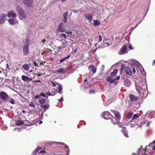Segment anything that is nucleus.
Segmentation results:
<instances>
[{
	"label": "nucleus",
	"mask_w": 155,
	"mask_h": 155,
	"mask_svg": "<svg viewBox=\"0 0 155 155\" xmlns=\"http://www.w3.org/2000/svg\"><path fill=\"white\" fill-rule=\"evenodd\" d=\"M139 117L138 115L137 114H134L132 117V120L130 121L131 124L130 125V126L131 127H134L136 126L137 128L138 127L141 128L143 125L145 124L146 123V120H142V121H140L139 119H137Z\"/></svg>",
	"instance_id": "f257e3e1"
},
{
	"label": "nucleus",
	"mask_w": 155,
	"mask_h": 155,
	"mask_svg": "<svg viewBox=\"0 0 155 155\" xmlns=\"http://www.w3.org/2000/svg\"><path fill=\"white\" fill-rule=\"evenodd\" d=\"M135 81L136 89L139 94L141 92V90L146 89L147 88L146 83L141 78L136 79Z\"/></svg>",
	"instance_id": "f03ea898"
},
{
	"label": "nucleus",
	"mask_w": 155,
	"mask_h": 155,
	"mask_svg": "<svg viewBox=\"0 0 155 155\" xmlns=\"http://www.w3.org/2000/svg\"><path fill=\"white\" fill-rule=\"evenodd\" d=\"M147 146H146V148L144 149L143 148V147L141 146L139 149L138 152L137 153H132V155H148L150 153V152L149 151L147 152Z\"/></svg>",
	"instance_id": "7ed1b4c3"
},
{
	"label": "nucleus",
	"mask_w": 155,
	"mask_h": 155,
	"mask_svg": "<svg viewBox=\"0 0 155 155\" xmlns=\"http://www.w3.org/2000/svg\"><path fill=\"white\" fill-rule=\"evenodd\" d=\"M16 11L18 14L23 19H25L26 17V15L24 10L19 6H18L16 7Z\"/></svg>",
	"instance_id": "20e7f679"
},
{
	"label": "nucleus",
	"mask_w": 155,
	"mask_h": 155,
	"mask_svg": "<svg viewBox=\"0 0 155 155\" xmlns=\"http://www.w3.org/2000/svg\"><path fill=\"white\" fill-rule=\"evenodd\" d=\"M58 30L60 32H66L68 33V37H70L71 35V31H67L66 29L64 28L63 22L61 23L58 26Z\"/></svg>",
	"instance_id": "39448f33"
},
{
	"label": "nucleus",
	"mask_w": 155,
	"mask_h": 155,
	"mask_svg": "<svg viewBox=\"0 0 155 155\" xmlns=\"http://www.w3.org/2000/svg\"><path fill=\"white\" fill-rule=\"evenodd\" d=\"M0 98L3 101H8L10 98L5 92L1 91L0 92Z\"/></svg>",
	"instance_id": "423d86ee"
},
{
	"label": "nucleus",
	"mask_w": 155,
	"mask_h": 155,
	"mask_svg": "<svg viewBox=\"0 0 155 155\" xmlns=\"http://www.w3.org/2000/svg\"><path fill=\"white\" fill-rule=\"evenodd\" d=\"M115 99L113 96L111 94L107 97L106 103H104V104L105 106H107L110 104Z\"/></svg>",
	"instance_id": "0eeeda50"
},
{
	"label": "nucleus",
	"mask_w": 155,
	"mask_h": 155,
	"mask_svg": "<svg viewBox=\"0 0 155 155\" xmlns=\"http://www.w3.org/2000/svg\"><path fill=\"white\" fill-rule=\"evenodd\" d=\"M127 45L126 44L124 45L122 48L118 51V53L120 55H122L127 53L128 52V51L127 49Z\"/></svg>",
	"instance_id": "6e6552de"
},
{
	"label": "nucleus",
	"mask_w": 155,
	"mask_h": 155,
	"mask_svg": "<svg viewBox=\"0 0 155 155\" xmlns=\"http://www.w3.org/2000/svg\"><path fill=\"white\" fill-rule=\"evenodd\" d=\"M111 117V115L109 111H105L103 113L102 117L105 119H108Z\"/></svg>",
	"instance_id": "1a4fd4ad"
},
{
	"label": "nucleus",
	"mask_w": 155,
	"mask_h": 155,
	"mask_svg": "<svg viewBox=\"0 0 155 155\" xmlns=\"http://www.w3.org/2000/svg\"><path fill=\"white\" fill-rule=\"evenodd\" d=\"M110 111L112 112L114 115L115 119L119 121L120 118V113L117 111L114 110H111Z\"/></svg>",
	"instance_id": "9d476101"
},
{
	"label": "nucleus",
	"mask_w": 155,
	"mask_h": 155,
	"mask_svg": "<svg viewBox=\"0 0 155 155\" xmlns=\"http://www.w3.org/2000/svg\"><path fill=\"white\" fill-rule=\"evenodd\" d=\"M6 15L4 13L2 14L0 16V24H3L7 20Z\"/></svg>",
	"instance_id": "9b49d317"
},
{
	"label": "nucleus",
	"mask_w": 155,
	"mask_h": 155,
	"mask_svg": "<svg viewBox=\"0 0 155 155\" xmlns=\"http://www.w3.org/2000/svg\"><path fill=\"white\" fill-rule=\"evenodd\" d=\"M93 16V15L91 13H86L84 15L85 18L90 22L92 21V20Z\"/></svg>",
	"instance_id": "f8f14e48"
},
{
	"label": "nucleus",
	"mask_w": 155,
	"mask_h": 155,
	"mask_svg": "<svg viewBox=\"0 0 155 155\" xmlns=\"http://www.w3.org/2000/svg\"><path fill=\"white\" fill-rule=\"evenodd\" d=\"M141 91H141V92L140 93V94L142 93V94L141 95V94L140 95L141 97L144 98H146L148 94V91L147 88L146 89H143V90H142Z\"/></svg>",
	"instance_id": "ddd939ff"
},
{
	"label": "nucleus",
	"mask_w": 155,
	"mask_h": 155,
	"mask_svg": "<svg viewBox=\"0 0 155 155\" xmlns=\"http://www.w3.org/2000/svg\"><path fill=\"white\" fill-rule=\"evenodd\" d=\"M33 1L34 0H23V2L27 6L30 7L31 6Z\"/></svg>",
	"instance_id": "4468645a"
},
{
	"label": "nucleus",
	"mask_w": 155,
	"mask_h": 155,
	"mask_svg": "<svg viewBox=\"0 0 155 155\" xmlns=\"http://www.w3.org/2000/svg\"><path fill=\"white\" fill-rule=\"evenodd\" d=\"M124 84L125 86L127 87H129L131 85L132 83L129 79L125 78L124 80Z\"/></svg>",
	"instance_id": "2eb2a0df"
},
{
	"label": "nucleus",
	"mask_w": 155,
	"mask_h": 155,
	"mask_svg": "<svg viewBox=\"0 0 155 155\" xmlns=\"http://www.w3.org/2000/svg\"><path fill=\"white\" fill-rule=\"evenodd\" d=\"M23 52L24 55H28L29 54L28 47L24 46Z\"/></svg>",
	"instance_id": "dca6fc26"
},
{
	"label": "nucleus",
	"mask_w": 155,
	"mask_h": 155,
	"mask_svg": "<svg viewBox=\"0 0 155 155\" xmlns=\"http://www.w3.org/2000/svg\"><path fill=\"white\" fill-rule=\"evenodd\" d=\"M7 16L8 17H10L11 16L13 18H16L17 15L15 12L12 11L9 12L7 14Z\"/></svg>",
	"instance_id": "f3484780"
},
{
	"label": "nucleus",
	"mask_w": 155,
	"mask_h": 155,
	"mask_svg": "<svg viewBox=\"0 0 155 155\" xmlns=\"http://www.w3.org/2000/svg\"><path fill=\"white\" fill-rule=\"evenodd\" d=\"M21 79L25 81H30L32 80V78H29L25 75H22L21 77Z\"/></svg>",
	"instance_id": "a211bd4d"
},
{
	"label": "nucleus",
	"mask_w": 155,
	"mask_h": 155,
	"mask_svg": "<svg viewBox=\"0 0 155 155\" xmlns=\"http://www.w3.org/2000/svg\"><path fill=\"white\" fill-rule=\"evenodd\" d=\"M9 23L12 25H14L16 24H18V21L12 19H10L8 20Z\"/></svg>",
	"instance_id": "6ab92c4d"
},
{
	"label": "nucleus",
	"mask_w": 155,
	"mask_h": 155,
	"mask_svg": "<svg viewBox=\"0 0 155 155\" xmlns=\"http://www.w3.org/2000/svg\"><path fill=\"white\" fill-rule=\"evenodd\" d=\"M125 71L126 73L129 75L130 76L132 75V73L129 67H126L125 68Z\"/></svg>",
	"instance_id": "aec40b11"
},
{
	"label": "nucleus",
	"mask_w": 155,
	"mask_h": 155,
	"mask_svg": "<svg viewBox=\"0 0 155 155\" xmlns=\"http://www.w3.org/2000/svg\"><path fill=\"white\" fill-rule=\"evenodd\" d=\"M89 69L90 71H92V72L94 73H95L96 71V69L93 65H91L89 66Z\"/></svg>",
	"instance_id": "412c9836"
},
{
	"label": "nucleus",
	"mask_w": 155,
	"mask_h": 155,
	"mask_svg": "<svg viewBox=\"0 0 155 155\" xmlns=\"http://www.w3.org/2000/svg\"><path fill=\"white\" fill-rule=\"evenodd\" d=\"M133 62H134V65L136 66L137 68H140V67H142L141 64L137 60H133Z\"/></svg>",
	"instance_id": "4be33fe9"
},
{
	"label": "nucleus",
	"mask_w": 155,
	"mask_h": 155,
	"mask_svg": "<svg viewBox=\"0 0 155 155\" xmlns=\"http://www.w3.org/2000/svg\"><path fill=\"white\" fill-rule=\"evenodd\" d=\"M60 144L64 146L63 147L65 149V150L67 152L66 155H68L69 153V151L68 146L63 143H61Z\"/></svg>",
	"instance_id": "5701e85b"
},
{
	"label": "nucleus",
	"mask_w": 155,
	"mask_h": 155,
	"mask_svg": "<svg viewBox=\"0 0 155 155\" xmlns=\"http://www.w3.org/2000/svg\"><path fill=\"white\" fill-rule=\"evenodd\" d=\"M130 98L131 102L136 101L137 100V97L133 94H131L130 95Z\"/></svg>",
	"instance_id": "b1692460"
},
{
	"label": "nucleus",
	"mask_w": 155,
	"mask_h": 155,
	"mask_svg": "<svg viewBox=\"0 0 155 155\" xmlns=\"http://www.w3.org/2000/svg\"><path fill=\"white\" fill-rule=\"evenodd\" d=\"M70 57V55H69L66 57H65L64 58H62L59 60V62L58 63L59 64H60L61 63L63 62L64 61L66 60L67 59L69 58Z\"/></svg>",
	"instance_id": "393cba45"
},
{
	"label": "nucleus",
	"mask_w": 155,
	"mask_h": 155,
	"mask_svg": "<svg viewBox=\"0 0 155 155\" xmlns=\"http://www.w3.org/2000/svg\"><path fill=\"white\" fill-rule=\"evenodd\" d=\"M139 69L140 72L142 75L144 76L146 75V72L142 66L140 67V68H139Z\"/></svg>",
	"instance_id": "a878e982"
},
{
	"label": "nucleus",
	"mask_w": 155,
	"mask_h": 155,
	"mask_svg": "<svg viewBox=\"0 0 155 155\" xmlns=\"http://www.w3.org/2000/svg\"><path fill=\"white\" fill-rule=\"evenodd\" d=\"M59 86L58 87V93L60 94H61L63 93V91H62V89H63V87L61 85L59 84Z\"/></svg>",
	"instance_id": "bb28decb"
},
{
	"label": "nucleus",
	"mask_w": 155,
	"mask_h": 155,
	"mask_svg": "<svg viewBox=\"0 0 155 155\" xmlns=\"http://www.w3.org/2000/svg\"><path fill=\"white\" fill-rule=\"evenodd\" d=\"M113 78H112L110 76L109 77L107 78V81L111 83H113L115 81V79H113Z\"/></svg>",
	"instance_id": "cd10ccee"
},
{
	"label": "nucleus",
	"mask_w": 155,
	"mask_h": 155,
	"mask_svg": "<svg viewBox=\"0 0 155 155\" xmlns=\"http://www.w3.org/2000/svg\"><path fill=\"white\" fill-rule=\"evenodd\" d=\"M65 72V71L64 69L62 68H60L56 72V74H58L59 73H64Z\"/></svg>",
	"instance_id": "c85d7f7f"
},
{
	"label": "nucleus",
	"mask_w": 155,
	"mask_h": 155,
	"mask_svg": "<svg viewBox=\"0 0 155 155\" xmlns=\"http://www.w3.org/2000/svg\"><path fill=\"white\" fill-rule=\"evenodd\" d=\"M118 72V70L117 69H115L112 72L111 74V77H114L115 76L116 74Z\"/></svg>",
	"instance_id": "c756f323"
},
{
	"label": "nucleus",
	"mask_w": 155,
	"mask_h": 155,
	"mask_svg": "<svg viewBox=\"0 0 155 155\" xmlns=\"http://www.w3.org/2000/svg\"><path fill=\"white\" fill-rule=\"evenodd\" d=\"M93 25L94 26H98L100 24V22L98 20H94Z\"/></svg>",
	"instance_id": "7c9ffc66"
},
{
	"label": "nucleus",
	"mask_w": 155,
	"mask_h": 155,
	"mask_svg": "<svg viewBox=\"0 0 155 155\" xmlns=\"http://www.w3.org/2000/svg\"><path fill=\"white\" fill-rule=\"evenodd\" d=\"M24 123V121L21 120H19L16 122L15 124L17 126H19Z\"/></svg>",
	"instance_id": "2f4dec72"
},
{
	"label": "nucleus",
	"mask_w": 155,
	"mask_h": 155,
	"mask_svg": "<svg viewBox=\"0 0 155 155\" xmlns=\"http://www.w3.org/2000/svg\"><path fill=\"white\" fill-rule=\"evenodd\" d=\"M123 128V129L122 130H121L123 134L125 136V137H128V136L127 133V130H125V129H124V127H122Z\"/></svg>",
	"instance_id": "473e14b6"
},
{
	"label": "nucleus",
	"mask_w": 155,
	"mask_h": 155,
	"mask_svg": "<svg viewBox=\"0 0 155 155\" xmlns=\"http://www.w3.org/2000/svg\"><path fill=\"white\" fill-rule=\"evenodd\" d=\"M40 107L44 109H48L49 108V105L48 104L46 105H42L40 106Z\"/></svg>",
	"instance_id": "72a5a7b5"
},
{
	"label": "nucleus",
	"mask_w": 155,
	"mask_h": 155,
	"mask_svg": "<svg viewBox=\"0 0 155 155\" xmlns=\"http://www.w3.org/2000/svg\"><path fill=\"white\" fill-rule=\"evenodd\" d=\"M46 101V100L43 98L40 99L39 100L38 102L40 104H44Z\"/></svg>",
	"instance_id": "f704fd0d"
},
{
	"label": "nucleus",
	"mask_w": 155,
	"mask_h": 155,
	"mask_svg": "<svg viewBox=\"0 0 155 155\" xmlns=\"http://www.w3.org/2000/svg\"><path fill=\"white\" fill-rule=\"evenodd\" d=\"M111 122L113 124H116L117 121H118V120H116L114 117H113V118H111Z\"/></svg>",
	"instance_id": "c9c22d12"
},
{
	"label": "nucleus",
	"mask_w": 155,
	"mask_h": 155,
	"mask_svg": "<svg viewBox=\"0 0 155 155\" xmlns=\"http://www.w3.org/2000/svg\"><path fill=\"white\" fill-rule=\"evenodd\" d=\"M23 67L26 71H28L29 68L28 65L27 64H25L24 65Z\"/></svg>",
	"instance_id": "e433bc0d"
},
{
	"label": "nucleus",
	"mask_w": 155,
	"mask_h": 155,
	"mask_svg": "<svg viewBox=\"0 0 155 155\" xmlns=\"http://www.w3.org/2000/svg\"><path fill=\"white\" fill-rule=\"evenodd\" d=\"M29 40L28 39H27L26 40L25 43V45L24 46H26L27 47H29Z\"/></svg>",
	"instance_id": "4c0bfd02"
},
{
	"label": "nucleus",
	"mask_w": 155,
	"mask_h": 155,
	"mask_svg": "<svg viewBox=\"0 0 155 155\" xmlns=\"http://www.w3.org/2000/svg\"><path fill=\"white\" fill-rule=\"evenodd\" d=\"M41 147H38L35 150L33 151V153H36L39 150L41 149Z\"/></svg>",
	"instance_id": "58836bf2"
},
{
	"label": "nucleus",
	"mask_w": 155,
	"mask_h": 155,
	"mask_svg": "<svg viewBox=\"0 0 155 155\" xmlns=\"http://www.w3.org/2000/svg\"><path fill=\"white\" fill-rule=\"evenodd\" d=\"M132 114L131 113H129L127 116V118L128 119H130L132 117Z\"/></svg>",
	"instance_id": "ea45409f"
},
{
	"label": "nucleus",
	"mask_w": 155,
	"mask_h": 155,
	"mask_svg": "<svg viewBox=\"0 0 155 155\" xmlns=\"http://www.w3.org/2000/svg\"><path fill=\"white\" fill-rule=\"evenodd\" d=\"M51 84L53 86H55L56 85V84L58 83L54 82L52 81H50Z\"/></svg>",
	"instance_id": "a19ab883"
},
{
	"label": "nucleus",
	"mask_w": 155,
	"mask_h": 155,
	"mask_svg": "<svg viewBox=\"0 0 155 155\" xmlns=\"http://www.w3.org/2000/svg\"><path fill=\"white\" fill-rule=\"evenodd\" d=\"M66 47V46L64 45H62L61 46H59L57 47V48L58 49V51H59L60 50H59L60 49H63Z\"/></svg>",
	"instance_id": "79ce46f5"
},
{
	"label": "nucleus",
	"mask_w": 155,
	"mask_h": 155,
	"mask_svg": "<svg viewBox=\"0 0 155 155\" xmlns=\"http://www.w3.org/2000/svg\"><path fill=\"white\" fill-rule=\"evenodd\" d=\"M29 106L30 107H35V105L32 102H31L29 104Z\"/></svg>",
	"instance_id": "37998d69"
},
{
	"label": "nucleus",
	"mask_w": 155,
	"mask_h": 155,
	"mask_svg": "<svg viewBox=\"0 0 155 155\" xmlns=\"http://www.w3.org/2000/svg\"><path fill=\"white\" fill-rule=\"evenodd\" d=\"M68 15V13L67 12H65L63 14V18H67V16Z\"/></svg>",
	"instance_id": "c03bdc74"
},
{
	"label": "nucleus",
	"mask_w": 155,
	"mask_h": 155,
	"mask_svg": "<svg viewBox=\"0 0 155 155\" xmlns=\"http://www.w3.org/2000/svg\"><path fill=\"white\" fill-rule=\"evenodd\" d=\"M155 143V140H153L152 143H150L148 146L149 147H150L153 146V144Z\"/></svg>",
	"instance_id": "a18cd8bd"
},
{
	"label": "nucleus",
	"mask_w": 155,
	"mask_h": 155,
	"mask_svg": "<svg viewBox=\"0 0 155 155\" xmlns=\"http://www.w3.org/2000/svg\"><path fill=\"white\" fill-rule=\"evenodd\" d=\"M61 36L62 37H63L64 39L67 38V37L66 35L64 33H62L61 34Z\"/></svg>",
	"instance_id": "49530a36"
},
{
	"label": "nucleus",
	"mask_w": 155,
	"mask_h": 155,
	"mask_svg": "<svg viewBox=\"0 0 155 155\" xmlns=\"http://www.w3.org/2000/svg\"><path fill=\"white\" fill-rule=\"evenodd\" d=\"M9 102L12 104H14V101L13 99H11L9 101Z\"/></svg>",
	"instance_id": "de8ad7c7"
},
{
	"label": "nucleus",
	"mask_w": 155,
	"mask_h": 155,
	"mask_svg": "<svg viewBox=\"0 0 155 155\" xmlns=\"http://www.w3.org/2000/svg\"><path fill=\"white\" fill-rule=\"evenodd\" d=\"M40 94L39 95H36L35 97V99H39L40 98Z\"/></svg>",
	"instance_id": "09e8293b"
},
{
	"label": "nucleus",
	"mask_w": 155,
	"mask_h": 155,
	"mask_svg": "<svg viewBox=\"0 0 155 155\" xmlns=\"http://www.w3.org/2000/svg\"><path fill=\"white\" fill-rule=\"evenodd\" d=\"M40 97L42 96L43 97H45L46 96L45 94L43 93H40Z\"/></svg>",
	"instance_id": "8fccbe9b"
},
{
	"label": "nucleus",
	"mask_w": 155,
	"mask_h": 155,
	"mask_svg": "<svg viewBox=\"0 0 155 155\" xmlns=\"http://www.w3.org/2000/svg\"><path fill=\"white\" fill-rule=\"evenodd\" d=\"M102 40V38L101 36L100 35H99V41H98V42H101Z\"/></svg>",
	"instance_id": "3c124183"
},
{
	"label": "nucleus",
	"mask_w": 155,
	"mask_h": 155,
	"mask_svg": "<svg viewBox=\"0 0 155 155\" xmlns=\"http://www.w3.org/2000/svg\"><path fill=\"white\" fill-rule=\"evenodd\" d=\"M92 93H94V91L93 90H90V91H89V93L91 94H92Z\"/></svg>",
	"instance_id": "603ef678"
},
{
	"label": "nucleus",
	"mask_w": 155,
	"mask_h": 155,
	"mask_svg": "<svg viewBox=\"0 0 155 155\" xmlns=\"http://www.w3.org/2000/svg\"><path fill=\"white\" fill-rule=\"evenodd\" d=\"M46 94L49 96H51V93L49 92H47L46 93Z\"/></svg>",
	"instance_id": "864d4df0"
},
{
	"label": "nucleus",
	"mask_w": 155,
	"mask_h": 155,
	"mask_svg": "<svg viewBox=\"0 0 155 155\" xmlns=\"http://www.w3.org/2000/svg\"><path fill=\"white\" fill-rule=\"evenodd\" d=\"M16 129L18 131H20V130H21V128H15V129H14V130H15Z\"/></svg>",
	"instance_id": "5fc2aeb1"
},
{
	"label": "nucleus",
	"mask_w": 155,
	"mask_h": 155,
	"mask_svg": "<svg viewBox=\"0 0 155 155\" xmlns=\"http://www.w3.org/2000/svg\"><path fill=\"white\" fill-rule=\"evenodd\" d=\"M63 101V97H61L60 99L59 100V101L60 102H62Z\"/></svg>",
	"instance_id": "6e6d98bb"
},
{
	"label": "nucleus",
	"mask_w": 155,
	"mask_h": 155,
	"mask_svg": "<svg viewBox=\"0 0 155 155\" xmlns=\"http://www.w3.org/2000/svg\"><path fill=\"white\" fill-rule=\"evenodd\" d=\"M6 68L8 69L9 70H10V69L9 68V65L8 64H6Z\"/></svg>",
	"instance_id": "4d7b16f0"
},
{
	"label": "nucleus",
	"mask_w": 155,
	"mask_h": 155,
	"mask_svg": "<svg viewBox=\"0 0 155 155\" xmlns=\"http://www.w3.org/2000/svg\"><path fill=\"white\" fill-rule=\"evenodd\" d=\"M129 49H130V50L133 49L132 48V46L131 45H130V44H129Z\"/></svg>",
	"instance_id": "13d9d810"
},
{
	"label": "nucleus",
	"mask_w": 155,
	"mask_h": 155,
	"mask_svg": "<svg viewBox=\"0 0 155 155\" xmlns=\"http://www.w3.org/2000/svg\"><path fill=\"white\" fill-rule=\"evenodd\" d=\"M33 64L35 66H37V67L38 66V64H37L36 63V62H33Z\"/></svg>",
	"instance_id": "bf43d9fd"
},
{
	"label": "nucleus",
	"mask_w": 155,
	"mask_h": 155,
	"mask_svg": "<svg viewBox=\"0 0 155 155\" xmlns=\"http://www.w3.org/2000/svg\"><path fill=\"white\" fill-rule=\"evenodd\" d=\"M63 21L64 22H65V23L67 21V18H63Z\"/></svg>",
	"instance_id": "052dcab7"
},
{
	"label": "nucleus",
	"mask_w": 155,
	"mask_h": 155,
	"mask_svg": "<svg viewBox=\"0 0 155 155\" xmlns=\"http://www.w3.org/2000/svg\"><path fill=\"white\" fill-rule=\"evenodd\" d=\"M132 71H133V73H134L135 72H136V70H135V68H134L132 69Z\"/></svg>",
	"instance_id": "680f3d73"
},
{
	"label": "nucleus",
	"mask_w": 155,
	"mask_h": 155,
	"mask_svg": "<svg viewBox=\"0 0 155 155\" xmlns=\"http://www.w3.org/2000/svg\"><path fill=\"white\" fill-rule=\"evenodd\" d=\"M120 78V76H117L116 78L115 79V80H119Z\"/></svg>",
	"instance_id": "e2e57ef3"
},
{
	"label": "nucleus",
	"mask_w": 155,
	"mask_h": 155,
	"mask_svg": "<svg viewBox=\"0 0 155 155\" xmlns=\"http://www.w3.org/2000/svg\"><path fill=\"white\" fill-rule=\"evenodd\" d=\"M33 82L34 83H35V82H39V83H41V81L39 80H37V81H35Z\"/></svg>",
	"instance_id": "0e129e2a"
},
{
	"label": "nucleus",
	"mask_w": 155,
	"mask_h": 155,
	"mask_svg": "<svg viewBox=\"0 0 155 155\" xmlns=\"http://www.w3.org/2000/svg\"><path fill=\"white\" fill-rule=\"evenodd\" d=\"M150 124V123L149 122L147 121V124H146V126H148V125H149Z\"/></svg>",
	"instance_id": "69168bd1"
},
{
	"label": "nucleus",
	"mask_w": 155,
	"mask_h": 155,
	"mask_svg": "<svg viewBox=\"0 0 155 155\" xmlns=\"http://www.w3.org/2000/svg\"><path fill=\"white\" fill-rule=\"evenodd\" d=\"M45 152H46V151H44V150H41L40 151V153H45Z\"/></svg>",
	"instance_id": "338daca9"
},
{
	"label": "nucleus",
	"mask_w": 155,
	"mask_h": 155,
	"mask_svg": "<svg viewBox=\"0 0 155 155\" xmlns=\"http://www.w3.org/2000/svg\"><path fill=\"white\" fill-rule=\"evenodd\" d=\"M139 25V24H137L135 26V27L133 29H134V28H136Z\"/></svg>",
	"instance_id": "774afa93"
}]
</instances>
